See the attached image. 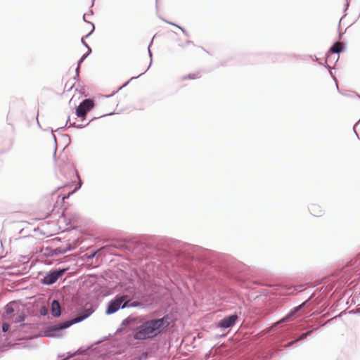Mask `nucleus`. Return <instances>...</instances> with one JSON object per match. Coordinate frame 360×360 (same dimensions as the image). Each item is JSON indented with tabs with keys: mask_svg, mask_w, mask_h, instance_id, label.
I'll list each match as a JSON object with an SVG mask.
<instances>
[{
	"mask_svg": "<svg viewBox=\"0 0 360 360\" xmlns=\"http://www.w3.org/2000/svg\"><path fill=\"white\" fill-rule=\"evenodd\" d=\"M138 260L148 259L153 252L167 248L181 263L184 274L197 281L211 283H245L248 267L233 256L159 236H146L143 241L127 240L120 244Z\"/></svg>",
	"mask_w": 360,
	"mask_h": 360,
	"instance_id": "nucleus-1",
	"label": "nucleus"
},
{
	"mask_svg": "<svg viewBox=\"0 0 360 360\" xmlns=\"http://www.w3.org/2000/svg\"><path fill=\"white\" fill-rule=\"evenodd\" d=\"M314 295H311L307 300L300 304L292 308L290 311L284 316L280 322L285 323L295 320L297 318L304 316L300 319V322L288 325L281 335V346L284 347H293L297 342H304L308 336H310L314 331L317 330L326 323H319L317 326H311L305 319L311 314L313 307L311 305L315 302Z\"/></svg>",
	"mask_w": 360,
	"mask_h": 360,
	"instance_id": "nucleus-2",
	"label": "nucleus"
},
{
	"mask_svg": "<svg viewBox=\"0 0 360 360\" xmlns=\"http://www.w3.org/2000/svg\"><path fill=\"white\" fill-rule=\"evenodd\" d=\"M173 322L171 314H165L161 318L146 319L145 317L128 316L122 325L128 327L129 337L138 341H151L166 333Z\"/></svg>",
	"mask_w": 360,
	"mask_h": 360,
	"instance_id": "nucleus-3",
	"label": "nucleus"
},
{
	"mask_svg": "<svg viewBox=\"0 0 360 360\" xmlns=\"http://www.w3.org/2000/svg\"><path fill=\"white\" fill-rule=\"evenodd\" d=\"M94 312V309L91 307L82 309L80 311H79L78 314L73 317L72 319L63 321L57 324L49 326L46 333L47 337H55L59 335L62 330L68 328L73 324L79 323L88 317H89L92 313Z\"/></svg>",
	"mask_w": 360,
	"mask_h": 360,
	"instance_id": "nucleus-4",
	"label": "nucleus"
},
{
	"mask_svg": "<svg viewBox=\"0 0 360 360\" xmlns=\"http://www.w3.org/2000/svg\"><path fill=\"white\" fill-rule=\"evenodd\" d=\"M139 306L134 297L126 292H120L111 299L107 304L105 314L111 315L120 309Z\"/></svg>",
	"mask_w": 360,
	"mask_h": 360,
	"instance_id": "nucleus-5",
	"label": "nucleus"
},
{
	"mask_svg": "<svg viewBox=\"0 0 360 360\" xmlns=\"http://www.w3.org/2000/svg\"><path fill=\"white\" fill-rule=\"evenodd\" d=\"M68 270V267L53 268L45 273L44 276L41 278V283L46 285H51L58 279L61 278Z\"/></svg>",
	"mask_w": 360,
	"mask_h": 360,
	"instance_id": "nucleus-6",
	"label": "nucleus"
},
{
	"mask_svg": "<svg viewBox=\"0 0 360 360\" xmlns=\"http://www.w3.org/2000/svg\"><path fill=\"white\" fill-rule=\"evenodd\" d=\"M240 312H234L231 314L225 316L217 323V328H220L222 330L231 329L236 325V323L240 319Z\"/></svg>",
	"mask_w": 360,
	"mask_h": 360,
	"instance_id": "nucleus-7",
	"label": "nucleus"
},
{
	"mask_svg": "<svg viewBox=\"0 0 360 360\" xmlns=\"http://www.w3.org/2000/svg\"><path fill=\"white\" fill-rule=\"evenodd\" d=\"M95 106L94 101L91 98H85L82 100L78 106L75 108V114L77 117H84L89 112L94 109Z\"/></svg>",
	"mask_w": 360,
	"mask_h": 360,
	"instance_id": "nucleus-8",
	"label": "nucleus"
},
{
	"mask_svg": "<svg viewBox=\"0 0 360 360\" xmlns=\"http://www.w3.org/2000/svg\"><path fill=\"white\" fill-rule=\"evenodd\" d=\"M345 44L340 41H335L333 44L330 47L328 52L326 54V60H328L331 57V54H336V62L339 59V54L345 51Z\"/></svg>",
	"mask_w": 360,
	"mask_h": 360,
	"instance_id": "nucleus-9",
	"label": "nucleus"
},
{
	"mask_svg": "<svg viewBox=\"0 0 360 360\" xmlns=\"http://www.w3.org/2000/svg\"><path fill=\"white\" fill-rule=\"evenodd\" d=\"M51 312L52 316L54 318H58L62 314V308L60 304L56 299H53L51 302Z\"/></svg>",
	"mask_w": 360,
	"mask_h": 360,
	"instance_id": "nucleus-10",
	"label": "nucleus"
},
{
	"mask_svg": "<svg viewBox=\"0 0 360 360\" xmlns=\"http://www.w3.org/2000/svg\"><path fill=\"white\" fill-rule=\"evenodd\" d=\"M309 212L314 217H321L324 214L323 210L321 207L316 203L310 204L308 207Z\"/></svg>",
	"mask_w": 360,
	"mask_h": 360,
	"instance_id": "nucleus-11",
	"label": "nucleus"
},
{
	"mask_svg": "<svg viewBox=\"0 0 360 360\" xmlns=\"http://www.w3.org/2000/svg\"><path fill=\"white\" fill-rule=\"evenodd\" d=\"M60 248L58 247L56 248H46L43 251V255L46 257H51L56 255H61Z\"/></svg>",
	"mask_w": 360,
	"mask_h": 360,
	"instance_id": "nucleus-12",
	"label": "nucleus"
},
{
	"mask_svg": "<svg viewBox=\"0 0 360 360\" xmlns=\"http://www.w3.org/2000/svg\"><path fill=\"white\" fill-rule=\"evenodd\" d=\"M305 284L289 286L286 289V292L289 295H297L298 292L304 290Z\"/></svg>",
	"mask_w": 360,
	"mask_h": 360,
	"instance_id": "nucleus-13",
	"label": "nucleus"
},
{
	"mask_svg": "<svg viewBox=\"0 0 360 360\" xmlns=\"http://www.w3.org/2000/svg\"><path fill=\"white\" fill-rule=\"evenodd\" d=\"M146 73V72H143L142 73H141L140 75H139L138 76H136V77H131L127 82H126L124 84H123L122 86H120V87H118V89L116 90V91H114L112 94H109V95H105L103 96L105 98H110L112 96H113L115 94H117L119 91H120L122 89L126 87L131 81L134 80V79H136L137 78H139V77H141V75H144Z\"/></svg>",
	"mask_w": 360,
	"mask_h": 360,
	"instance_id": "nucleus-14",
	"label": "nucleus"
},
{
	"mask_svg": "<svg viewBox=\"0 0 360 360\" xmlns=\"http://www.w3.org/2000/svg\"><path fill=\"white\" fill-rule=\"evenodd\" d=\"M38 115H39V114H37V124H38L39 127L41 129H42V130H44V131H51V133L52 137H53V141H54V143H55V149H54V152H53V156L55 157V156H56V150H57V140H56V135L54 134V131H53V129L52 128H51V127H48V128H46V129H43V128L41 127V124H40V123H39V120H38Z\"/></svg>",
	"mask_w": 360,
	"mask_h": 360,
	"instance_id": "nucleus-15",
	"label": "nucleus"
},
{
	"mask_svg": "<svg viewBox=\"0 0 360 360\" xmlns=\"http://www.w3.org/2000/svg\"><path fill=\"white\" fill-rule=\"evenodd\" d=\"M14 311H15V310L12 307L11 302H10L6 305L5 313H6V316L8 319H12L13 317H14L15 316V314H14Z\"/></svg>",
	"mask_w": 360,
	"mask_h": 360,
	"instance_id": "nucleus-16",
	"label": "nucleus"
},
{
	"mask_svg": "<svg viewBox=\"0 0 360 360\" xmlns=\"http://www.w3.org/2000/svg\"><path fill=\"white\" fill-rule=\"evenodd\" d=\"M77 176L79 178V181L78 184L75 186L74 190L72 192H70L68 195H63L62 201H64L65 200L68 199L69 198L70 195L75 193V192H77L81 188V186H82V181H81V179H80V178H79V175L77 174Z\"/></svg>",
	"mask_w": 360,
	"mask_h": 360,
	"instance_id": "nucleus-17",
	"label": "nucleus"
},
{
	"mask_svg": "<svg viewBox=\"0 0 360 360\" xmlns=\"http://www.w3.org/2000/svg\"><path fill=\"white\" fill-rule=\"evenodd\" d=\"M25 318H26V315L23 312H21L20 314L18 312H17L15 316L14 317H13L12 319H13L14 323H21L25 321Z\"/></svg>",
	"mask_w": 360,
	"mask_h": 360,
	"instance_id": "nucleus-18",
	"label": "nucleus"
},
{
	"mask_svg": "<svg viewBox=\"0 0 360 360\" xmlns=\"http://www.w3.org/2000/svg\"><path fill=\"white\" fill-rule=\"evenodd\" d=\"M60 250L62 254H65L68 252L72 251L75 248V246L72 245L70 243H68L65 246H60Z\"/></svg>",
	"mask_w": 360,
	"mask_h": 360,
	"instance_id": "nucleus-19",
	"label": "nucleus"
},
{
	"mask_svg": "<svg viewBox=\"0 0 360 360\" xmlns=\"http://www.w3.org/2000/svg\"><path fill=\"white\" fill-rule=\"evenodd\" d=\"M162 20H164L165 22L171 25H173V26H175L176 27H178L179 30H181V32L186 36V37H189V34L188 32L181 26H179L176 24H175L174 22H170V21H168L167 20H165V19H162Z\"/></svg>",
	"mask_w": 360,
	"mask_h": 360,
	"instance_id": "nucleus-20",
	"label": "nucleus"
},
{
	"mask_svg": "<svg viewBox=\"0 0 360 360\" xmlns=\"http://www.w3.org/2000/svg\"><path fill=\"white\" fill-rule=\"evenodd\" d=\"M154 37H155V36L152 38V39H151V41H150V44H149V45H148V55H149L150 58V61L149 65L148 66L147 69L144 71V72H146V71L150 68V65H151V64H152L153 53H152V51H150V46L151 44L153 43V39H154Z\"/></svg>",
	"mask_w": 360,
	"mask_h": 360,
	"instance_id": "nucleus-21",
	"label": "nucleus"
},
{
	"mask_svg": "<svg viewBox=\"0 0 360 360\" xmlns=\"http://www.w3.org/2000/svg\"><path fill=\"white\" fill-rule=\"evenodd\" d=\"M195 78H196V76L195 74H188V75L183 76L181 77V80L195 79Z\"/></svg>",
	"mask_w": 360,
	"mask_h": 360,
	"instance_id": "nucleus-22",
	"label": "nucleus"
},
{
	"mask_svg": "<svg viewBox=\"0 0 360 360\" xmlns=\"http://www.w3.org/2000/svg\"><path fill=\"white\" fill-rule=\"evenodd\" d=\"M1 328L3 332H8L11 329V325L8 323L4 322L3 323Z\"/></svg>",
	"mask_w": 360,
	"mask_h": 360,
	"instance_id": "nucleus-23",
	"label": "nucleus"
},
{
	"mask_svg": "<svg viewBox=\"0 0 360 360\" xmlns=\"http://www.w3.org/2000/svg\"><path fill=\"white\" fill-rule=\"evenodd\" d=\"M329 73H330V75L331 76V77L333 78V79L335 81V85H336V87H337V89L339 92H340V89H339V86H338V79L336 78V77L334 75L332 70H329Z\"/></svg>",
	"mask_w": 360,
	"mask_h": 360,
	"instance_id": "nucleus-24",
	"label": "nucleus"
},
{
	"mask_svg": "<svg viewBox=\"0 0 360 360\" xmlns=\"http://www.w3.org/2000/svg\"><path fill=\"white\" fill-rule=\"evenodd\" d=\"M39 313L41 316H46L48 314V309L45 306H41L39 309Z\"/></svg>",
	"mask_w": 360,
	"mask_h": 360,
	"instance_id": "nucleus-25",
	"label": "nucleus"
},
{
	"mask_svg": "<svg viewBox=\"0 0 360 360\" xmlns=\"http://www.w3.org/2000/svg\"><path fill=\"white\" fill-rule=\"evenodd\" d=\"M90 53H84L82 56V57L79 58V60L77 61V65L78 66H80L82 63L87 58V56L89 55Z\"/></svg>",
	"mask_w": 360,
	"mask_h": 360,
	"instance_id": "nucleus-26",
	"label": "nucleus"
},
{
	"mask_svg": "<svg viewBox=\"0 0 360 360\" xmlns=\"http://www.w3.org/2000/svg\"><path fill=\"white\" fill-rule=\"evenodd\" d=\"M81 42H82V45H83L85 48H86V49H87V50H88V52H87V53H91V47H90V46H89V45L85 42V41L84 40V37H82V38L81 39Z\"/></svg>",
	"mask_w": 360,
	"mask_h": 360,
	"instance_id": "nucleus-27",
	"label": "nucleus"
},
{
	"mask_svg": "<svg viewBox=\"0 0 360 360\" xmlns=\"http://www.w3.org/2000/svg\"><path fill=\"white\" fill-rule=\"evenodd\" d=\"M70 121V116L68 117L65 125L64 127H58L55 131L59 132L60 131H65L67 129L68 122Z\"/></svg>",
	"mask_w": 360,
	"mask_h": 360,
	"instance_id": "nucleus-28",
	"label": "nucleus"
},
{
	"mask_svg": "<svg viewBox=\"0 0 360 360\" xmlns=\"http://www.w3.org/2000/svg\"><path fill=\"white\" fill-rule=\"evenodd\" d=\"M97 119V117H93L91 120H89L88 122H86V124H77V129H82V128H84L85 127H86L91 121Z\"/></svg>",
	"mask_w": 360,
	"mask_h": 360,
	"instance_id": "nucleus-29",
	"label": "nucleus"
},
{
	"mask_svg": "<svg viewBox=\"0 0 360 360\" xmlns=\"http://www.w3.org/2000/svg\"><path fill=\"white\" fill-rule=\"evenodd\" d=\"M319 64L320 65L324 66L326 68H327L328 70H332V67L328 64L327 60L325 63H322L321 61L319 62Z\"/></svg>",
	"mask_w": 360,
	"mask_h": 360,
	"instance_id": "nucleus-30",
	"label": "nucleus"
},
{
	"mask_svg": "<svg viewBox=\"0 0 360 360\" xmlns=\"http://www.w3.org/2000/svg\"><path fill=\"white\" fill-rule=\"evenodd\" d=\"M306 57L311 59L314 61H316L318 63L319 62V59L314 55H307V56H306Z\"/></svg>",
	"mask_w": 360,
	"mask_h": 360,
	"instance_id": "nucleus-31",
	"label": "nucleus"
},
{
	"mask_svg": "<svg viewBox=\"0 0 360 360\" xmlns=\"http://www.w3.org/2000/svg\"><path fill=\"white\" fill-rule=\"evenodd\" d=\"M91 25H92V29H91V30L90 31V32H89V33H88L86 35H85L84 37H84V39L88 38L91 34H92V33L94 32V30H95V26H94V25L93 23H91Z\"/></svg>",
	"mask_w": 360,
	"mask_h": 360,
	"instance_id": "nucleus-32",
	"label": "nucleus"
},
{
	"mask_svg": "<svg viewBox=\"0 0 360 360\" xmlns=\"http://www.w3.org/2000/svg\"><path fill=\"white\" fill-rule=\"evenodd\" d=\"M114 114H115V112H108V113H106V114H104V115L100 116V117H105V116H109V115H114Z\"/></svg>",
	"mask_w": 360,
	"mask_h": 360,
	"instance_id": "nucleus-33",
	"label": "nucleus"
},
{
	"mask_svg": "<svg viewBox=\"0 0 360 360\" xmlns=\"http://www.w3.org/2000/svg\"><path fill=\"white\" fill-rule=\"evenodd\" d=\"M349 6V1L347 0V2H346V4H345V9H344V11H345V12L348 9Z\"/></svg>",
	"mask_w": 360,
	"mask_h": 360,
	"instance_id": "nucleus-34",
	"label": "nucleus"
},
{
	"mask_svg": "<svg viewBox=\"0 0 360 360\" xmlns=\"http://www.w3.org/2000/svg\"><path fill=\"white\" fill-rule=\"evenodd\" d=\"M77 124L75 122L70 123V125L68 127H75L77 128Z\"/></svg>",
	"mask_w": 360,
	"mask_h": 360,
	"instance_id": "nucleus-35",
	"label": "nucleus"
},
{
	"mask_svg": "<svg viewBox=\"0 0 360 360\" xmlns=\"http://www.w3.org/2000/svg\"><path fill=\"white\" fill-rule=\"evenodd\" d=\"M95 255H96V253L95 252H92L87 257L89 259H93L95 257Z\"/></svg>",
	"mask_w": 360,
	"mask_h": 360,
	"instance_id": "nucleus-36",
	"label": "nucleus"
},
{
	"mask_svg": "<svg viewBox=\"0 0 360 360\" xmlns=\"http://www.w3.org/2000/svg\"><path fill=\"white\" fill-rule=\"evenodd\" d=\"M86 16V14H84V15H83V20H84V22H88V23H90V24H91V22H89V21H87Z\"/></svg>",
	"mask_w": 360,
	"mask_h": 360,
	"instance_id": "nucleus-37",
	"label": "nucleus"
},
{
	"mask_svg": "<svg viewBox=\"0 0 360 360\" xmlns=\"http://www.w3.org/2000/svg\"><path fill=\"white\" fill-rule=\"evenodd\" d=\"M79 71H80V66H78V65H77L75 72H76V73H79Z\"/></svg>",
	"mask_w": 360,
	"mask_h": 360,
	"instance_id": "nucleus-38",
	"label": "nucleus"
},
{
	"mask_svg": "<svg viewBox=\"0 0 360 360\" xmlns=\"http://www.w3.org/2000/svg\"><path fill=\"white\" fill-rule=\"evenodd\" d=\"M79 78V73H76L75 76L74 77V79L78 80Z\"/></svg>",
	"mask_w": 360,
	"mask_h": 360,
	"instance_id": "nucleus-39",
	"label": "nucleus"
},
{
	"mask_svg": "<svg viewBox=\"0 0 360 360\" xmlns=\"http://www.w3.org/2000/svg\"><path fill=\"white\" fill-rule=\"evenodd\" d=\"M72 302L74 304H76V302H77V299H76V297H72Z\"/></svg>",
	"mask_w": 360,
	"mask_h": 360,
	"instance_id": "nucleus-40",
	"label": "nucleus"
},
{
	"mask_svg": "<svg viewBox=\"0 0 360 360\" xmlns=\"http://www.w3.org/2000/svg\"><path fill=\"white\" fill-rule=\"evenodd\" d=\"M78 117L80 118L82 121H84L86 118V115H84V117Z\"/></svg>",
	"mask_w": 360,
	"mask_h": 360,
	"instance_id": "nucleus-41",
	"label": "nucleus"
},
{
	"mask_svg": "<svg viewBox=\"0 0 360 360\" xmlns=\"http://www.w3.org/2000/svg\"><path fill=\"white\" fill-rule=\"evenodd\" d=\"M186 44H193V42L191 40H188L186 41Z\"/></svg>",
	"mask_w": 360,
	"mask_h": 360,
	"instance_id": "nucleus-42",
	"label": "nucleus"
},
{
	"mask_svg": "<svg viewBox=\"0 0 360 360\" xmlns=\"http://www.w3.org/2000/svg\"><path fill=\"white\" fill-rule=\"evenodd\" d=\"M62 136L68 138V139L70 140V136L68 134H62Z\"/></svg>",
	"mask_w": 360,
	"mask_h": 360,
	"instance_id": "nucleus-43",
	"label": "nucleus"
},
{
	"mask_svg": "<svg viewBox=\"0 0 360 360\" xmlns=\"http://www.w3.org/2000/svg\"><path fill=\"white\" fill-rule=\"evenodd\" d=\"M354 133H355L356 136H357V138H358L359 139H360V138H359V134H357V132L355 131V129H354Z\"/></svg>",
	"mask_w": 360,
	"mask_h": 360,
	"instance_id": "nucleus-44",
	"label": "nucleus"
},
{
	"mask_svg": "<svg viewBox=\"0 0 360 360\" xmlns=\"http://www.w3.org/2000/svg\"><path fill=\"white\" fill-rule=\"evenodd\" d=\"M342 36V33L340 32V33H339V39H341Z\"/></svg>",
	"mask_w": 360,
	"mask_h": 360,
	"instance_id": "nucleus-45",
	"label": "nucleus"
},
{
	"mask_svg": "<svg viewBox=\"0 0 360 360\" xmlns=\"http://www.w3.org/2000/svg\"><path fill=\"white\" fill-rule=\"evenodd\" d=\"M356 96L360 99V95L357 94ZM360 122V120H359L358 122L356 123V125Z\"/></svg>",
	"mask_w": 360,
	"mask_h": 360,
	"instance_id": "nucleus-46",
	"label": "nucleus"
},
{
	"mask_svg": "<svg viewBox=\"0 0 360 360\" xmlns=\"http://www.w3.org/2000/svg\"><path fill=\"white\" fill-rule=\"evenodd\" d=\"M340 23H341V19L339 21V27H340Z\"/></svg>",
	"mask_w": 360,
	"mask_h": 360,
	"instance_id": "nucleus-47",
	"label": "nucleus"
},
{
	"mask_svg": "<svg viewBox=\"0 0 360 360\" xmlns=\"http://www.w3.org/2000/svg\"><path fill=\"white\" fill-rule=\"evenodd\" d=\"M220 65H224V63H220Z\"/></svg>",
	"mask_w": 360,
	"mask_h": 360,
	"instance_id": "nucleus-48",
	"label": "nucleus"
},
{
	"mask_svg": "<svg viewBox=\"0 0 360 360\" xmlns=\"http://www.w3.org/2000/svg\"><path fill=\"white\" fill-rule=\"evenodd\" d=\"M94 1H95V0H92V4H94Z\"/></svg>",
	"mask_w": 360,
	"mask_h": 360,
	"instance_id": "nucleus-49",
	"label": "nucleus"
}]
</instances>
